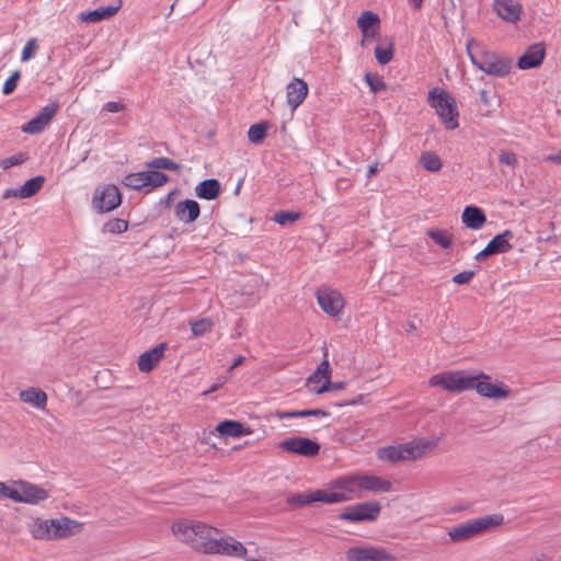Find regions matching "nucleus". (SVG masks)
Masks as SVG:
<instances>
[{"instance_id": "obj_57", "label": "nucleus", "mask_w": 561, "mask_h": 561, "mask_svg": "<svg viewBox=\"0 0 561 561\" xmlns=\"http://www.w3.org/2000/svg\"><path fill=\"white\" fill-rule=\"evenodd\" d=\"M16 194H18V190L9 188V190L4 191L3 198H10V197L19 198V195H16Z\"/></svg>"}, {"instance_id": "obj_19", "label": "nucleus", "mask_w": 561, "mask_h": 561, "mask_svg": "<svg viewBox=\"0 0 561 561\" xmlns=\"http://www.w3.org/2000/svg\"><path fill=\"white\" fill-rule=\"evenodd\" d=\"M332 378V368L328 359H323L317 369L307 378L306 386L316 394L328 391L329 381Z\"/></svg>"}, {"instance_id": "obj_18", "label": "nucleus", "mask_w": 561, "mask_h": 561, "mask_svg": "<svg viewBox=\"0 0 561 561\" xmlns=\"http://www.w3.org/2000/svg\"><path fill=\"white\" fill-rule=\"evenodd\" d=\"M15 489L16 503L37 504L49 496L48 491L44 488L23 480L15 481Z\"/></svg>"}, {"instance_id": "obj_44", "label": "nucleus", "mask_w": 561, "mask_h": 561, "mask_svg": "<svg viewBox=\"0 0 561 561\" xmlns=\"http://www.w3.org/2000/svg\"><path fill=\"white\" fill-rule=\"evenodd\" d=\"M21 72L19 70H15L4 82L2 88V93L4 95H9L14 92V90L18 87V82L20 80Z\"/></svg>"}, {"instance_id": "obj_59", "label": "nucleus", "mask_w": 561, "mask_h": 561, "mask_svg": "<svg viewBox=\"0 0 561 561\" xmlns=\"http://www.w3.org/2000/svg\"><path fill=\"white\" fill-rule=\"evenodd\" d=\"M244 360V357L243 356H239L234 363L232 364L231 368L230 369H234L236 367H238L239 365H241Z\"/></svg>"}, {"instance_id": "obj_52", "label": "nucleus", "mask_w": 561, "mask_h": 561, "mask_svg": "<svg viewBox=\"0 0 561 561\" xmlns=\"http://www.w3.org/2000/svg\"><path fill=\"white\" fill-rule=\"evenodd\" d=\"M276 415L279 420L302 417L300 410H298V411H282V412H277Z\"/></svg>"}, {"instance_id": "obj_56", "label": "nucleus", "mask_w": 561, "mask_h": 561, "mask_svg": "<svg viewBox=\"0 0 561 561\" xmlns=\"http://www.w3.org/2000/svg\"><path fill=\"white\" fill-rule=\"evenodd\" d=\"M480 100L483 104L485 105H489L490 104V99H489V93L486 90H481L480 91Z\"/></svg>"}, {"instance_id": "obj_36", "label": "nucleus", "mask_w": 561, "mask_h": 561, "mask_svg": "<svg viewBox=\"0 0 561 561\" xmlns=\"http://www.w3.org/2000/svg\"><path fill=\"white\" fill-rule=\"evenodd\" d=\"M426 234L443 249H449L454 243V237L448 230L431 229Z\"/></svg>"}, {"instance_id": "obj_2", "label": "nucleus", "mask_w": 561, "mask_h": 561, "mask_svg": "<svg viewBox=\"0 0 561 561\" xmlns=\"http://www.w3.org/2000/svg\"><path fill=\"white\" fill-rule=\"evenodd\" d=\"M174 538L197 552L205 553L213 535H220L221 529L201 520L181 518L171 524Z\"/></svg>"}, {"instance_id": "obj_5", "label": "nucleus", "mask_w": 561, "mask_h": 561, "mask_svg": "<svg viewBox=\"0 0 561 561\" xmlns=\"http://www.w3.org/2000/svg\"><path fill=\"white\" fill-rule=\"evenodd\" d=\"M503 523L504 516L500 513L484 515L453 526L447 535L451 542H465L502 526Z\"/></svg>"}, {"instance_id": "obj_22", "label": "nucleus", "mask_w": 561, "mask_h": 561, "mask_svg": "<svg viewBox=\"0 0 561 561\" xmlns=\"http://www.w3.org/2000/svg\"><path fill=\"white\" fill-rule=\"evenodd\" d=\"M512 238L513 233L511 230H505L496 234L483 250L476 254V260L483 261L490 255L510 251L512 249V244L510 243Z\"/></svg>"}, {"instance_id": "obj_24", "label": "nucleus", "mask_w": 561, "mask_h": 561, "mask_svg": "<svg viewBox=\"0 0 561 561\" xmlns=\"http://www.w3.org/2000/svg\"><path fill=\"white\" fill-rule=\"evenodd\" d=\"M493 9L497 16L507 23L520 20L523 5L518 0H493Z\"/></svg>"}, {"instance_id": "obj_40", "label": "nucleus", "mask_w": 561, "mask_h": 561, "mask_svg": "<svg viewBox=\"0 0 561 561\" xmlns=\"http://www.w3.org/2000/svg\"><path fill=\"white\" fill-rule=\"evenodd\" d=\"M393 44L390 43L387 47L377 46L375 48V57L380 65L389 64L393 58Z\"/></svg>"}, {"instance_id": "obj_17", "label": "nucleus", "mask_w": 561, "mask_h": 561, "mask_svg": "<svg viewBox=\"0 0 561 561\" xmlns=\"http://www.w3.org/2000/svg\"><path fill=\"white\" fill-rule=\"evenodd\" d=\"M278 448L288 454L312 457L318 455L320 445L307 437H289L279 442Z\"/></svg>"}, {"instance_id": "obj_16", "label": "nucleus", "mask_w": 561, "mask_h": 561, "mask_svg": "<svg viewBox=\"0 0 561 561\" xmlns=\"http://www.w3.org/2000/svg\"><path fill=\"white\" fill-rule=\"evenodd\" d=\"M330 484L337 503L360 497L357 473L341 477Z\"/></svg>"}, {"instance_id": "obj_26", "label": "nucleus", "mask_w": 561, "mask_h": 561, "mask_svg": "<svg viewBox=\"0 0 561 561\" xmlns=\"http://www.w3.org/2000/svg\"><path fill=\"white\" fill-rule=\"evenodd\" d=\"M165 348L167 344L160 343L153 348L140 354L137 362L138 369L141 373H150L151 370H153L159 364V362L163 358Z\"/></svg>"}, {"instance_id": "obj_32", "label": "nucleus", "mask_w": 561, "mask_h": 561, "mask_svg": "<svg viewBox=\"0 0 561 561\" xmlns=\"http://www.w3.org/2000/svg\"><path fill=\"white\" fill-rule=\"evenodd\" d=\"M462 222L472 230H479L486 221L484 213L476 206H467L462 211Z\"/></svg>"}, {"instance_id": "obj_15", "label": "nucleus", "mask_w": 561, "mask_h": 561, "mask_svg": "<svg viewBox=\"0 0 561 561\" xmlns=\"http://www.w3.org/2000/svg\"><path fill=\"white\" fill-rule=\"evenodd\" d=\"M168 182V175L160 171H141L125 176L123 184L134 190L146 186L160 187Z\"/></svg>"}, {"instance_id": "obj_3", "label": "nucleus", "mask_w": 561, "mask_h": 561, "mask_svg": "<svg viewBox=\"0 0 561 561\" xmlns=\"http://www.w3.org/2000/svg\"><path fill=\"white\" fill-rule=\"evenodd\" d=\"M467 55L474 67L493 77H505L513 68V60L489 50L481 42L470 38L466 45Z\"/></svg>"}, {"instance_id": "obj_49", "label": "nucleus", "mask_w": 561, "mask_h": 561, "mask_svg": "<svg viewBox=\"0 0 561 561\" xmlns=\"http://www.w3.org/2000/svg\"><path fill=\"white\" fill-rule=\"evenodd\" d=\"M473 276H474L473 271H463V272H460V273L454 275L453 282L458 285H465V284H468L472 279Z\"/></svg>"}, {"instance_id": "obj_23", "label": "nucleus", "mask_w": 561, "mask_h": 561, "mask_svg": "<svg viewBox=\"0 0 561 561\" xmlns=\"http://www.w3.org/2000/svg\"><path fill=\"white\" fill-rule=\"evenodd\" d=\"M309 93L307 82L300 78H294L286 85V102L291 112H295L306 100Z\"/></svg>"}, {"instance_id": "obj_20", "label": "nucleus", "mask_w": 561, "mask_h": 561, "mask_svg": "<svg viewBox=\"0 0 561 561\" xmlns=\"http://www.w3.org/2000/svg\"><path fill=\"white\" fill-rule=\"evenodd\" d=\"M58 108V103H50L44 106L34 118L22 125L21 130L30 135H37L42 133L54 118Z\"/></svg>"}, {"instance_id": "obj_54", "label": "nucleus", "mask_w": 561, "mask_h": 561, "mask_svg": "<svg viewBox=\"0 0 561 561\" xmlns=\"http://www.w3.org/2000/svg\"><path fill=\"white\" fill-rule=\"evenodd\" d=\"M546 161L556 163V164H561V150L556 153L547 156Z\"/></svg>"}, {"instance_id": "obj_10", "label": "nucleus", "mask_w": 561, "mask_h": 561, "mask_svg": "<svg viewBox=\"0 0 561 561\" xmlns=\"http://www.w3.org/2000/svg\"><path fill=\"white\" fill-rule=\"evenodd\" d=\"M316 298L320 309L331 318H340L345 308L344 297L332 287L322 286L318 288Z\"/></svg>"}, {"instance_id": "obj_48", "label": "nucleus", "mask_w": 561, "mask_h": 561, "mask_svg": "<svg viewBox=\"0 0 561 561\" xmlns=\"http://www.w3.org/2000/svg\"><path fill=\"white\" fill-rule=\"evenodd\" d=\"M107 231L112 233H122L128 229V222L121 218H115L106 224Z\"/></svg>"}, {"instance_id": "obj_38", "label": "nucleus", "mask_w": 561, "mask_h": 561, "mask_svg": "<svg viewBox=\"0 0 561 561\" xmlns=\"http://www.w3.org/2000/svg\"><path fill=\"white\" fill-rule=\"evenodd\" d=\"M147 167L154 169V170H170V171H178L180 169L179 163H176L175 161H173L169 158H164V157L152 159L151 161H149L147 163Z\"/></svg>"}, {"instance_id": "obj_14", "label": "nucleus", "mask_w": 561, "mask_h": 561, "mask_svg": "<svg viewBox=\"0 0 561 561\" xmlns=\"http://www.w3.org/2000/svg\"><path fill=\"white\" fill-rule=\"evenodd\" d=\"M346 561H397V558L382 547H352L346 551Z\"/></svg>"}, {"instance_id": "obj_43", "label": "nucleus", "mask_w": 561, "mask_h": 561, "mask_svg": "<svg viewBox=\"0 0 561 561\" xmlns=\"http://www.w3.org/2000/svg\"><path fill=\"white\" fill-rule=\"evenodd\" d=\"M38 49V43L36 38H31L26 42L21 53V60L27 61L34 57Z\"/></svg>"}, {"instance_id": "obj_25", "label": "nucleus", "mask_w": 561, "mask_h": 561, "mask_svg": "<svg viewBox=\"0 0 561 561\" xmlns=\"http://www.w3.org/2000/svg\"><path fill=\"white\" fill-rule=\"evenodd\" d=\"M546 56V47L543 43H535L527 47L517 60V67L522 70L538 68Z\"/></svg>"}, {"instance_id": "obj_34", "label": "nucleus", "mask_w": 561, "mask_h": 561, "mask_svg": "<svg viewBox=\"0 0 561 561\" xmlns=\"http://www.w3.org/2000/svg\"><path fill=\"white\" fill-rule=\"evenodd\" d=\"M419 163L428 172H439L443 168V161L439 156L433 151H424L420 154Z\"/></svg>"}, {"instance_id": "obj_9", "label": "nucleus", "mask_w": 561, "mask_h": 561, "mask_svg": "<svg viewBox=\"0 0 561 561\" xmlns=\"http://www.w3.org/2000/svg\"><path fill=\"white\" fill-rule=\"evenodd\" d=\"M471 378L472 389L483 398L500 400L506 399L511 393L506 385L502 381L492 382L491 376L484 373L472 375Z\"/></svg>"}, {"instance_id": "obj_6", "label": "nucleus", "mask_w": 561, "mask_h": 561, "mask_svg": "<svg viewBox=\"0 0 561 561\" xmlns=\"http://www.w3.org/2000/svg\"><path fill=\"white\" fill-rule=\"evenodd\" d=\"M204 554H220L230 558L243 559L244 561H266V556L255 549L248 553L245 546L230 535H213Z\"/></svg>"}, {"instance_id": "obj_62", "label": "nucleus", "mask_w": 561, "mask_h": 561, "mask_svg": "<svg viewBox=\"0 0 561 561\" xmlns=\"http://www.w3.org/2000/svg\"><path fill=\"white\" fill-rule=\"evenodd\" d=\"M217 389H218V386H217V385H214V386H211V388H210L208 391H205V392H204V394H208V393H210V392H214V391H216Z\"/></svg>"}, {"instance_id": "obj_41", "label": "nucleus", "mask_w": 561, "mask_h": 561, "mask_svg": "<svg viewBox=\"0 0 561 561\" xmlns=\"http://www.w3.org/2000/svg\"><path fill=\"white\" fill-rule=\"evenodd\" d=\"M211 327L213 322L207 318L196 320L191 323L192 334L194 336H202L205 333L209 332L211 330Z\"/></svg>"}, {"instance_id": "obj_31", "label": "nucleus", "mask_w": 561, "mask_h": 561, "mask_svg": "<svg viewBox=\"0 0 561 561\" xmlns=\"http://www.w3.org/2000/svg\"><path fill=\"white\" fill-rule=\"evenodd\" d=\"M216 432L220 436L239 438L243 435H251L253 431L244 426L242 423L233 420H225L216 425Z\"/></svg>"}, {"instance_id": "obj_7", "label": "nucleus", "mask_w": 561, "mask_h": 561, "mask_svg": "<svg viewBox=\"0 0 561 561\" xmlns=\"http://www.w3.org/2000/svg\"><path fill=\"white\" fill-rule=\"evenodd\" d=\"M427 102L435 110L442 125L447 130L459 127V110L456 99L446 90L433 88L428 91Z\"/></svg>"}, {"instance_id": "obj_12", "label": "nucleus", "mask_w": 561, "mask_h": 561, "mask_svg": "<svg viewBox=\"0 0 561 561\" xmlns=\"http://www.w3.org/2000/svg\"><path fill=\"white\" fill-rule=\"evenodd\" d=\"M121 203V192L114 184H105L98 187L92 197V206L100 214L112 211L117 208Z\"/></svg>"}, {"instance_id": "obj_63", "label": "nucleus", "mask_w": 561, "mask_h": 561, "mask_svg": "<svg viewBox=\"0 0 561 561\" xmlns=\"http://www.w3.org/2000/svg\"><path fill=\"white\" fill-rule=\"evenodd\" d=\"M535 561H545L542 558H537Z\"/></svg>"}, {"instance_id": "obj_50", "label": "nucleus", "mask_w": 561, "mask_h": 561, "mask_svg": "<svg viewBox=\"0 0 561 561\" xmlns=\"http://www.w3.org/2000/svg\"><path fill=\"white\" fill-rule=\"evenodd\" d=\"M125 104L116 101L107 102L103 105V110L108 113H118L125 111Z\"/></svg>"}, {"instance_id": "obj_39", "label": "nucleus", "mask_w": 561, "mask_h": 561, "mask_svg": "<svg viewBox=\"0 0 561 561\" xmlns=\"http://www.w3.org/2000/svg\"><path fill=\"white\" fill-rule=\"evenodd\" d=\"M365 81L368 84L370 91L374 93L385 91L387 88V84L383 81L382 77H380L377 73L366 72Z\"/></svg>"}, {"instance_id": "obj_55", "label": "nucleus", "mask_w": 561, "mask_h": 561, "mask_svg": "<svg viewBox=\"0 0 561 561\" xmlns=\"http://www.w3.org/2000/svg\"><path fill=\"white\" fill-rule=\"evenodd\" d=\"M363 398H364V396L359 394L355 400H352L350 402L336 403L335 405L340 407V408L341 407H345V405H355V404L362 403L363 402Z\"/></svg>"}, {"instance_id": "obj_13", "label": "nucleus", "mask_w": 561, "mask_h": 561, "mask_svg": "<svg viewBox=\"0 0 561 561\" xmlns=\"http://www.w3.org/2000/svg\"><path fill=\"white\" fill-rule=\"evenodd\" d=\"M380 504L378 502H364L346 507L339 519L344 522L359 523L374 522L380 515Z\"/></svg>"}, {"instance_id": "obj_51", "label": "nucleus", "mask_w": 561, "mask_h": 561, "mask_svg": "<svg viewBox=\"0 0 561 561\" xmlns=\"http://www.w3.org/2000/svg\"><path fill=\"white\" fill-rule=\"evenodd\" d=\"M300 413L302 414V417L305 416H329V412L320 409H313V410H300Z\"/></svg>"}, {"instance_id": "obj_21", "label": "nucleus", "mask_w": 561, "mask_h": 561, "mask_svg": "<svg viewBox=\"0 0 561 561\" xmlns=\"http://www.w3.org/2000/svg\"><path fill=\"white\" fill-rule=\"evenodd\" d=\"M357 479L359 486V495L363 492L375 494L389 493L393 489L392 482L390 480L376 474L357 473Z\"/></svg>"}, {"instance_id": "obj_29", "label": "nucleus", "mask_w": 561, "mask_h": 561, "mask_svg": "<svg viewBox=\"0 0 561 561\" xmlns=\"http://www.w3.org/2000/svg\"><path fill=\"white\" fill-rule=\"evenodd\" d=\"M19 399L21 402L42 411L46 409L48 401L46 392L35 387L20 391Z\"/></svg>"}, {"instance_id": "obj_30", "label": "nucleus", "mask_w": 561, "mask_h": 561, "mask_svg": "<svg viewBox=\"0 0 561 561\" xmlns=\"http://www.w3.org/2000/svg\"><path fill=\"white\" fill-rule=\"evenodd\" d=\"M121 4L122 2L118 0L114 5L100 7L92 11L81 12L79 14V19L85 23H98L100 21L111 19L118 12Z\"/></svg>"}, {"instance_id": "obj_46", "label": "nucleus", "mask_w": 561, "mask_h": 561, "mask_svg": "<svg viewBox=\"0 0 561 561\" xmlns=\"http://www.w3.org/2000/svg\"><path fill=\"white\" fill-rule=\"evenodd\" d=\"M24 161H26V156L24 153H16L11 157H7L0 161V167L3 170H8L11 167L22 164Z\"/></svg>"}, {"instance_id": "obj_60", "label": "nucleus", "mask_w": 561, "mask_h": 561, "mask_svg": "<svg viewBox=\"0 0 561 561\" xmlns=\"http://www.w3.org/2000/svg\"><path fill=\"white\" fill-rule=\"evenodd\" d=\"M377 172V165H370L368 168V179H370Z\"/></svg>"}, {"instance_id": "obj_58", "label": "nucleus", "mask_w": 561, "mask_h": 561, "mask_svg": "<svg viewBox=\"0 0 561 561\" xmlns=\"http://www.w3.org/2000/svg\"><path fill=\"white\" fill-rule=\"evenodd\" d=\"M409 3L413 9L419 10L422 8L423 0H409Z\"/></svg>"}, {"instance_id": "obj_33", "label": "nucleus", "mask_w": 561, "mask_h": 561, "mask_svg": "<svg viewBox=\"0 0 561 561\" xmlns=\"http://www.w3.org/2000/svg\"><path fill=\"white\" fill-rule=\"evenodd\" d=\"M221 186L218 180L207 179L199 182L195 187V194L198 198L213 201L219 196Z\"/></svg>"}, {"instance_id": "obj_47", "label": "nucleus", "mask_w": 561, "mask_h": 561, "mask_svg": "<svg viewBox=\"0 0 561 561\" xmlns=\"http://www.w3.org/2000/svg\"><path fill=\"white\" fill-rule=\"evenodd\" d=\"M499 161H500V163L505 164L511 168H516L518 164L517 154L514 153L513 151H508V150L500 151Z\"/></svg>"}, {"instance_id": "obj_28", "label": "nucleus", "mask_w": 561, "mask_h": 561, "mask_svg": "<svg viewBox=\"0 0 561 561\" xmlns=\"http://www.w3.org/2000/svg\"><path fill=\"white\" fill-rule=\"evenodd\" d=\"M357 26L365 37H377L380 31V19L373 11H364L357 19Z\"/></svg>"}, {"instance_id": "obj_53", "label": "nucleus", "mask_w": 561, "mask_h": 561, "mask_svg": "<svg viewBox=\"0 0 561 561\" xmlns=\"http://www.w3.org/2000/svg\"><path fill=\"white\" fill-rule=\"evenodd\" d=\"M345 386H346V383L344 381L332 382L330 380L329 386H328V391L343 390L345 388Z\"/></svg>"}, {"instance_id": "obj_8", "label": "nucleus", "mask_w": 561, "mask_h": 561, "mask_svg": "<svg viewBox=\"0 0 561 561\" xmlns=\"http://www.w3.org/2000/svg\"><path fill=\"white\" fill-rule=\"evenodd\" d=\"M472 375L466 370H446L430 377L428 385L453 393L472 390Z\"/></svg>"}, {"instance_id": "obj_4", "label": "nucleus", "mask_w": 561, "mask_h": 561, "mask_svg": "<svg viewBox=\"0 0 561 561\" xmlns=\"http://www.w3.org/2000/svg\"><path fill=\"white\" fill-rule=\"evenodd\" d=\"M82 525L68 517L42 518L35 517L27 523V531L36 540L53 541L68 538L78 534Z\"/></svg>"}, {"instance_id": "obj_42", "label": "nucleus", "mask_w": 561, "mask_h": 561, "mask_svg": "<svg viewBox=\"0 0 561 561\" xmlns=\"http://www.w3.org/2000/svg\"><path fill=\"white\" fill-rule=\"evenodd\" d=\"M274 221L278 225H287L300 219L299 213L280 210L274 215Z\"/></svg>"}, {"instance_id": "obj_27", "label": "nucleus", "mask_w": 561, "mask_h": 561, "mask_svg": "<svg viewBox=\"0 0 561 561\" xmlns=\"http://www.w3.org/2000/svg\"><path fill=\"white\" fill-rule=\"evenodd\" d=\"M201 215V207L194 199H185L174 206L175 218L184 224L194 222Z\"/></svg>"}, {"instance_id": "obj_35", "label": "nucleus", "mask_w": 561, "mask_h": 561, "mask_svg": "<svg viewBox=\"0 0 561 561\" xmlns=\"http://www.w3.org/2000/svg\"><path fill=\"white\" fill-rule=\"evenodd\" d=\"M45 178L42 175L27 180L20 188H18L19 198H30L41 191Z\"/></svg>"}, {"instance_id": "obj_11", "label": "nucleus", "mask_w": 561, "mask_h": 561, "mask_svg": "<svg viewBox=\"0 0 561 561\" xmlns=\"http://www.w3.org/2000/svg\"><path fill=\"white\" fill-rule=\"evenodd\" d=\"M287 504L293 506H305L313 503L336 504L337 501L329 483L325 489L307 490L291 494L286 500Z\"/></svg>"}, {"instance_id": "obj_1", "label": "nucleus", "mask_w": 561, "mask_h": 561, "mask_svg": "<svg viewBox=\"0 0 561 561\" xmlns=\"http://www.w3.org/2000/svg\"><path fill=\"white\" fill-rule=\"evenodd\" d=\"M440 444L439 437H416L377 449L376 457L382 462H413L431 455Z\"/></svg>"}, {"instance_id": "obj_61", "label": "nucleus", "mask_w": 561, "mask_h": 561, "mask_svg": "<svg viewBox=\"0 0 561 561\" xmlns=\"http://www.w3.org/2000/svg\"><path fill=\"white\" fill-rule=\"evenodd\" d=\"M370 38L371 37H365L364 35H362L360 46L365 47Z\"/></svg>"}, {"instance_id": "obj_45", "label": "nucleus", "mask_w": 561, "mask_h": 561, "mask_svg": "<svg viewBox=\"0 0 561 561\" xmlns=\"http://www.w3.org/2000/svg\"><path fill=\"white\" fill-rule=\"evenodd\" d=\"M15 481L5 483L0 481V500L10 499L15 502Z\"/></svg>"}, {"instance_id": "obj_37", "label": "nucleus", "mask_w": 561, "mask_h": 561, "mask_svg": "<svg viewBox=\"0 0 561 561\" xmlns=\"http://www.w3.org/2000/svg\"><path fill=\"white\" fill-rule=\"evenodd\" d=\"M268 123L261 122L250 126L248 138L252 144H261L267 136Z\"/></svg>"}]
</instances>
